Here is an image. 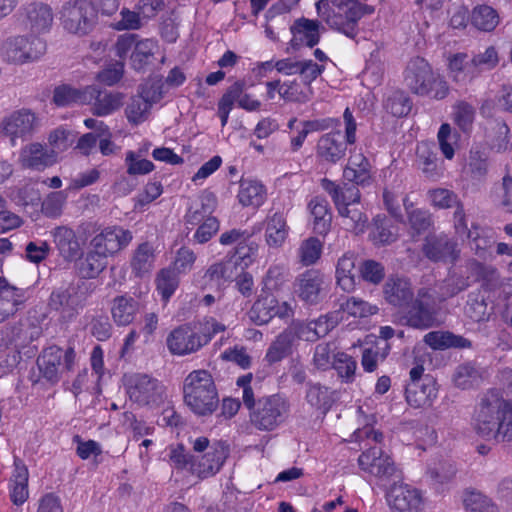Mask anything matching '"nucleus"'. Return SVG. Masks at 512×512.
I'll use <instances>...</instances> for the list:
<instances>
[{
    "label": "nucleus",
    "mask_w": 512,
    "mask_h": 512,
    "mask_svg": "<svg viewBox=\"0 0 512 512\" xmlns=\"http://www.w3.org/2000/svg\"><path fill=\"white\" fill-rule=\"evenodd\" d=\"M192 448L198 455H191L182 444L172 447L170 461L174 468L187 470L200 479L218 473L230 453L226 442L216 441L211 444L207 437H198L193 440Z\"/></svg>",
    "instance_id": "obj_1"
},
{
    "label": "nucleus",
    "mask_w": 512,
    "mask_h": 512,
    "mask_svg": "<svg viewBox=\"0 0 512 512\" xmlns=\"http://www.w3.org/2000/svg\"><path fill=\"white\" fill-rule=\"evenodd\" d=\"M318 16L329 26L350 39L359 34V20L374 12V8L357 0H319L316 2Z\"/></svg>",
    "instance_id": "obj_2"
},
{
    "label": "nucleus",
    "mask_w": 512,
    "mask_h": 512,
    "mask_svg": "<svg viewBox=\"0 0 512 512\" xmlns=\"http://www.w3.org/2000/svg\"><path fill=\"white\" fill-rule=\"evenodd\" d=\"M184 402L198 416L211 415L219 405L218 390L207 370H194L185 378Z\"/></svg>",
    "instance_id": "obj_3"
},
{
    "label": "nucleus",
    "mask_w": 512,
    "mask_h": 512,
    "mask_svg": "<svg viewBox=\"0 0 512 512\" xmlns=\"http://www.w3.org/2000/svg\"><path fill=\"white\" fill-rule=\"evenodd\" d=\"M404 83L414 94L444 99L449 93L447 82L436 75L429 63L421 57L409 61L404 71Z\"/></svg>",
    "instance_id": "obj_4"
},
{
    "label": "nucleus",
    "mask_w": 512,
    "mask_h": 512,
    "mask_svg": "<svg viewBox=\"0 0 512 512\" xmlns=\"http://www.w3.org/2000/svg\"><path fill=\"white\" fill-rule=\"evenodd\" d=\"M62 28L69 34L86 36L98 22L96 7L89 0H68L58 12Z\"/></svg>",
    "instance_id": "obj_5"
},
{
    "label": "nucleus",
    "mask_w": 512,
    "mask_h": 512,
    "mask_svg": "<svg viewBox=\"0 0 512 512\" xmlns=\"http://www.w3.org/2000/svg\"><path fill=\"white\" fill-rule=\"evenodd\" d=\"M507 407V400L497 390L488 391L481 399L474 415V430L487 439H497L503 410Z\"/></svg>",
    "instance_id": "obj_6"
},
{
    "label": "nucleus",
    "mask_w": 512,
    "mask_h": 512,
    "mask_svg": "<svg viewBox=\"0 0 512 512\" xmlns=\"http://www.w3.org/2000/svg\"><path fill=\"white\" fill-rule=\"evenodd\" d=\"M290 403L279 394L259 398L255 410L250 412V422L258 430L272 431L289 416Z\"/></svg>",
    "instance_id": "obj_7"
},
{
    "label": "nucleus",
    "mask_w": 512,
    "mask_h": 512,
    "mask_svg": "<svg viewBox=\"0 0 512 512\" xmlns=\"http://www.w3.org/2000/svg\"><path fill=\"white\" fill-rule=\"evenodd\" d=\"M165 386L147 374H134L126 380L129 399L139 406L156 407L165 401Z\"/></svg>",
    "instance_id": "obj_8"
},
{
    "label": "nucleus",
    "mask_w": 512,
    "mask_h": 512,
    "mask_svg": "<svg viewBox=\"0 0 512 512\" xmlns=\"http://www.w3.org/2000/svg\"><path fill=\"white\" fill-rule=\"evenodd\" d=\"M436 292L430 288H421L416 297L406 306L407 310L402 315L401 321L415 329H428L435 323Z\"/></svg>",
    "instance_id": "obj_9"
},
{
    "label": "nucleus",
    "mask_w": 512,
    "mask_h": 512,
    "mask_svg": "<svg viewBox=\"0 0 512 512\" xmlns=\"http://www.w3.org/2000/svg\"><path fill=\"white\" fill-rule=\"evenodd\" d=\"M358 464L361 470L374 476L381 485L386 486L391 481L395 483L401 479V472L393 459L379 447L364 451L358 458Z\"/></svg>",
    "instance_id": "obj_10"
},
{
    "label": "nucleus",
    "mask_w": 512,
    "mask_h": 512,
    "mask_svg": "<svg viewBox=\"0 0 512 512\" xmlns=\"http://www.w3.org/2000/svg\"><path fill=\"white\" fill-rule=\"evenodd\" d=\"M42 335V327L29 319L20 320L13 325L5 326L0 331V350L14 343L16 349L28 348L27 353L35 354L38 350L32 345Z\"/></svg>",
    "instance_id": "obj_11"
},
{
    "label": "nucleus",
    "mask_w": 512,
    "mask_h": 512,
    "mask_svg": "<svg viewBox=\"0 0 512 512\" xmlns=\"http://www.w3.org/2000/svg\"><path fill=\"white\" fill-rule=\"evenodd\" d=\"M75 351L69 347L63 351L60 347L53 345L46 348L37 359V365L43 378L51 384L60 380V374L72 370L75 362Z\"/></svg>",
    "instance_id": "obj_12"
},
{
    "label": "nucleus",
    "mask_w": 512,
    "mask_h": 512,
    "mask_svg": "<svg viewBox=\"0 0 512 512\" xmlns=\"http://www.w3.org/2000/svg\"><path fill=\"white\" fill-rule=\"evenodd\" d=\"M3 49L8 61L25 63L39 59L46 52V43L34 35L17 36L8 39L4 43Z\"/></svg>",
    "instance_id": "obj_13"
},
{
    "label": "nucleus",
    "mask_w": 512,
    "mask_h": 512,
    "mask_svg": "<svg viewBox=\"0 0 512 512\" xmlns=\"http://www.w3.org/2000/svg\"><path fill=\"white\" fill-rule=\"evenodd\" d=\"M38 125V118L32 111L20 109L2 119L0 133L15 145L17 139L25 140L30 137Z\"/></svg>",
    "instance_id": "obj_14"
},
{
    "label": "nucleus",
    "mask_w": 512,
    "mask_h": 512,
    "mask_svg": "<svg viewBox=\"0 0 512 512\" xmlns=\"http://www.w3.org/2000/svg\"><path fill=\"white\" fill-rule=\"evenodd\" d=\"M295 293L308 305H316L327 293L328 284L325 276L317 269H308L299 274L295 280Z\"/></svg>",
    "instance_id": "obj_15"
},
{
    "label": "nucleus",
    "mask_w": 512,
    "mask_h": 512,
    "mask_svg": "<svg viewBox=\"0 0 512 512\" xmlns=\"http://www.w3.org/2000/svg\"><path fill=\"white\" fill-rule=\"evenodd\" d=\"M85 302V293L80 285H69L67 288H59L51 293L49 307L57 311L65 321L74 318Z\"/></svg>",
    "instance_id": "obj_16"
},
{
    "label": "nucleus",
    "mask_w": 512,
    "mask_h": 512,
    "mask_svg": "<svg viewBox=\"0 0 512 512\" xmlns=\"http://www.w3.org/2000/svg\"><path fill=\"white\" fill-rule=\"evenodd\" d=\"M386 501L393 512H424L425 498L420 490L407 484H394L386 494Z\"/></svg>",
    "instance_id": "obj_17"
},
{
    "label": "nucleus",
    "mask_w": 512,
    "mask_h": 512,
    "mask_svg": "<svg viewBox=\"0 0 512 512\" xmlns=\"http://www.w3.org/2000/svg\"><path fill=\"white\" fill-rule=\"evenodd\" d=\"M83 99L84 105L90 106L94 116L104 117L114 113L123 105L124 94L90 85L85 87Z\"/></svg>",
    "instance_id": "obj_18"
},
{
    "label": "nucleus",
    "mask_w": 512,
    "mask_h": 512,
    "mask_svg": "<svg viewBox=\"0 0 512 512\" xmlns=\"http://www.w3.org/2000/svg\"><path fill=\"white\" fill-rule=\"evenodd\" d=\"M133 236L129 230L122 227H107L95 235L90 244L91 247L105 256L113 255L126 248Z\"/></svg>",
    "instance_id": "obj_19"
},
{
    "label": "nucleus",
    "mask_w": 512,
    "mask_h": 512,
    "mask_svg": "<svg viewBox=\"0 0 512 512\" xmlns=\"http://www.w3.org/2000/svg\"><path fill=\"white\" fill-rule=\"evenodd\" d=\"M58 154L47 145L30 143L21 149L19 162L23 168L43 171L57 163Z\"/></svg>",
    "instance_id": "obj_20"
},
{
    "label": "nucleus",
    "mask_w": 512,
    "mask_h": 512,
    "mask_svg": "<svg viewBox=\"0 0 512 512\" xmlns=\"http://www.w3.org/2000/svg\"><path fill=\"white\" fill-rule=\"evenodd\" d=\"M167 347L174 355L184 356L198 351L203 347L199 333L190 325H181L168 335Z\"/></svg>",
    "instance_id": "obj_21"
},
{
    "label": "nucleus",
    "mask_w": 512,
    "mask_h": 512,
    "mask_svg": "<svg viewBox=\"0 0 512 512\" xmlns=\"http://www.w3.org/2000/svg\"><path fill=\"white\" fill-rule=\"evenodd\" d=\"M423 254L433 262H455L459 257L457 243L446 235L429 236L422 248Z\"/></svg>",
    "instance_id": "obj_22"
},
{
    "label": "nucleus",
    "mask_w": 512,
    "mask_h": 512,
    "mask_svg": "<svg viewBox=\"0 0 512 512\" xmlns=\"http://www.w3.org/2000/svg\"><path fill=\"white\" fill-rule=\"evenodd\" d=\"M435 379L426 375L421 382H408L405 389V398L413 408L430 407L437 397Z\"/></svg>",
    "instance_id": "obj_23"
},
{
    "label": "nucleus",
    "mask_w": 512,
    "mask_h": 512,
    "mask_svg": "<svg viewBox=\"0 0 512 512\" xmlns=\"http://www.w3.org/2000/svg\"><path fill=\"white\" fill-rule=\"evenodd\" d=\"M26 291L0 276V323L14 316L26 301Z\"/></svg>",
    "instance_id": "obj_24"
},
{
    "label": "nucleus",
    "mask_w": 512,
    "mask_h": 512,
    "mask_svg": "<svg viewBox=\"0 0 512 512\" xmlns=\"http://www.w3.org/2000/svg\"><path fill=\"white\" fill-rule=\"evenodd\" d=\"M347 144L340 131H333L322 135L316 147L317 157L326 163L336 164L346 155Z\"/></svg>",
    "instance_id": "obj_25"
},
{
    "label": "nucleus",
    "mask_w": 512,
    "mask_h": 512,
    "mask_svg": "<svg viewBox=\"0 0 512 512\" xmlns=\"http://www.w3.org/2000/svg\"><path fill=\"white\" fill-rule=\"evenodd\" d=\"M385 300L395 307L404 308L413 301L414 291L409 279L404 277H389L384 284Z\"/></svg>",
    "instance_id": "obj_26"
},
{
    "label": "nucleus",
    "mask_w": 512,
    "mask_h": 512,
    "mask_svg": "<svg viewBox=\"0 0 512 512\" xmlns=\"http://www.w3.org/2000/svg\"><path fill=\"white\" fill-rule=\"evenodd\" d=\"M320 22L307 18H299L291 26L290 31L292 39L290 45L293 49L306 45L310 48L317 45L320 41Z\"/></svg>",
    "instance_id": "obj_27"
},
{
    "label": "nucleus",
    "mask_w": 512,
    "mask_h": 512,
    "mask_svg": "<svg viewBox=\"0 0 512 512\" xmlns=\"http://www.w3.org/2000/svg\"><path fill=\"white\" fill-rule=\"evenodd\" d=\"M53 242L66 261H74L81 254V245L75 231L68 226H57L51 230Z\"/></svg>",
    "instance_id": "obj_28"
},
{
    "label": "nucleus",
    "mask_w": 512,
    "mask_h": 512,
    "mask_svg": "<svg viewBox=\"0 0 512 512\" xmlns=\"http://www.w3.org/2000/svg\"><path fill=\"white\" fill-rule=\"evenodd\" d=\"M29 473L26 465L18 457L14 458V471L10 479V499L16 506L24 504L29 497Z\"/></svg>",
    "instance_id": "obj_29"
},
{
    "label": "nucleus",
    "mask_w": 512,
    "mask_h": 512,
    "mask_svg": "<svg viewBox=\"0 0 512 512\" xmlns=\"http://www.w3.org/2000/svg\"><path fill=\"white\" fill-rule=\"evenodd\" d=\"M449 77L459 85H467L479 76L472 59L464 53L453 55L449 59Z\"/></svg>",
    "instance_id": "obj_30"
},
{
    "label": "nucleus",
    "mask_w": 512,
    "mask_h": 512,
    "mask_svg": "<svg viewBox=\"0 0 512 512\" xmlns=\"http://www.w3.org/2000/svg\"><path fill=\"white\" fill-rule=\"evenodd\" d=\"M139 302L129 296H116L111 303V315L114 323L118 326H127L133 322L139 312Z\"/></svg>",
    "instance_id": "obj_31"
},
{
    "label": "nucleus",
    "mask_w": 512,
    "mask_h": 512,
    "mask_svg": "<svg viewBox=\"0 0 512 512\" xmlns=\"http://www.w3.org/2000/svg\"><path fill=\"white\" fill-rule=\"evenodd\" d=\"M356 259L353 252L343 254L336 264V283L345 292H352L356 287Z\"/></svg>",
    "instance_id": "obj_32"
},
{
    "label": "nucleus",
    "mask_w": 512,
    "mask_h": 512,
    "mask_svg": "<svg viewBox=\"0 0 512 512\" xmlns=\"http://www.w3.org/2000/svg\"><path fill=\"white\" fill-rule=\"evenodd\" d=\"M155 257L152 244L148 242L139 244L130 259V267L134 276L143 278L149 275L154 268Z\"/></svg>",
    "instance_id": "obj_33"
},
{
    "label": "nucleus",
    "mask_w": 512,
    "mask_h": 512,
    "mask_svg": "<svg viewBox=\"0 0 512 512\" xmlns=\"http://www.w3.org/2000/svg\"><path fill=\"white\" fill-rule=\"evenodd\" d=\"M237 198L243 207L258 208L266 199V189L257 180L241 179Z\"/></svg>",
    "instance_id": "obj_34"
},
{
    "label": "nucleus",
    "mask_w": 512,
    "mask_h": 512,
    "mask_svg": "<svg viewBox=\"0 0 512 512\" xmlns=\"http://www.w3.org/2000/svg\"><path fill=\"white\" fill-rule=\"evenodd\" d=\"M415 164L419 170L429 179H437L441 175L439 158L428 143H419L416 148Z\"/></svg>",
    "instance_id": "obj_35"
},
{
    "label": "nucleus",
    "mask_w": 512,
    "mask_h": 512,
    "mask_svg": "<svg viewBox=\"0 0 512 512\" xmlns=\"http://www.w3.org/2000/svg\"><path fill=\"white\" fill-rule=\"evenodd\" d=\"M343 175L346 180L356 185H368L371 179L369 161L361 153L352 155Z\"/></svg>",
    "instance_id": "obj_36"
},
{
    "label": "nucleus",
    "mask_w": 512,
    "mask_h": 512,
    "mask_svg": "<svg viewBox=\"0 0 512 512\" xmlns=\"http://www.w3.org/2000/svg\"><path fill=\"white\" fill-rule=\"evenodd\" d=\"M217 206V198L212 192H204L200 196V205L191 206L185 215L187 224L196 226L208 218H215L211 214Z\"/></svg>",
    "instance_id": "obj_37"
},
{
    "label": "nucleus",
    "mask_w": 512,
    "mask_h": 512,
    "mask_svg": "<svg viewBox=\"0 0 512 512\" xmlns=\"http://www.w3.org/2000/svg\"><path fill=\"white\" fill-rule=\"evenodd\" d=\"M236 270V261L217 262L209 266L204 274V279L206 283L220 288L234 280Z\"/></svg>",
    "instance_id": "obj_38"
},
{
    "label": "nucleus",
    "mask_w": 512,
    "mask_h": 512,
    "mask_svg": "<svg viewBox=\"0 0 512 512\" xmlns=\"http://www.w3.org/2000/svg\"><path fill=\"white\" fill-rule=\"evenodd\" d=\"M107 266V256L92 248L76 264L77 272L83 279L96 278Z\"/></svg>",
    "instance_id": "obj_39"
},
{
    "label": "nucleus",
    "mask_w": 512,
    "mask_h": 512,
    "mask_svg": "<svg viewBox=\"0 0 512 512\" xmlns=\"http://www.w3.org/2000/svg\"><path fill=\"white\" fill-rule=\"evenodd\" d=\"M464 171L470 179L484 181L489 172L488 154L479 147H473L469 152Z\"/></svg>",
    "instance_id": "obj_40"
},
{
    "label": "nucleus",
    "mask_w": 512,
    "mask_h": 512,
    "mask_svg": "<svg viewBox=\"0 0 512 512\" xmlns=\"http://www.w3.org/2000/svg\"><path fill=\"white\" fill-rule=\"evenodd\" d=\"M289 227L282 213L276 212L267 218L266 242L270 247H281L288 236Z\"/></svg>",
    "instance_id": "obj_41"
},
{
    "label": "nucleus",
    "mask_w": 512,
    "mask_h": 512,
    "mask_svg": "<svg viewBox=\"0 0 512 512\" xmlns=\"http://www.w3.org/2000/svg\"><path fill=\"white\" fill-rule=\"evenodd\" d=\"M277 303L278 300L273 295H261L248 312L250 320L256 325L267 324L277 314Z\"/></svg>",
    "instance_id": "obj_42"
},
{
    "label": "nucleus",
    "mask_w": 512,
    "mask_h": 512,
    "mask_svg": "<svg viewBox=\"0 0 512 512\" xmlns=\"http://www.w3.org/2000/svg\"><path fill=\"white\" fill-rule=\"evenodd\" d=\"M159 46L153 39H143L136 43L135 49L130 54L131 66L136 71H144L152 62Z\"/></svg>",
    "instance_id": "obj_43"
},
{
    "label": "nucleus",
    "mask_w": 512,
    "mask_h": 512,
    "mask_svg": "<svg viewBox=\"0 0 512 512\" xmlns=\"http://www.w3.org/2000/svg\"><path fill=\"white\" fill-rule=\"evenodd\" d=\"M484 372L475 364L468 362L456 367L453 374V382L460 389H470L480 385L484 378Z\"/></svg>",
    "instance_id": "obj_44"
},
{
    "label": "nucleus",
    "mask_w": 512,
    "mask_h": 512,
    "mask_svg": "<svg viewBox=\"0 0 512 512\" xmlns=\"http://www.w3.org/2000/svg\"><path fill=\"white\" fill-rule=\"evenodd\" d=\"M30 27L36 32L48 30L53 22V12L49 5L44 3H31L26 9Z\"/></svg>",
    "instance_id": "obj_45"
},
{
    "label": "nucleus",
    "mask_w": 512,
    "mask_h": 512,
    "mask_svg": "<svg viewBox=\"0 0 512 512\" xmlns=\"http://www.w3.org/2000/svg\"><path fill=\"white\" fill-rule=\"evenodd\" d=\"M424 342L433 349L470 348L471 342L451 332L432 331L424 336Z\"/></svg>",
    "instance_id": "obj_46"
},
{
    "label": "nucleus",
    "mask_w": 512,
    "mask_h": 512,
    "mask_svg": "<svg viewBox=\"0 0 512 512\" xmlns=\"http://www.w3.org/2000/svg\"><path fill=\"white\" fill-rule=\"evenodd\" d=\"M308 207L313 217L314 231L318 234L327 233L332 219L327 200L325 198L316 196L311 199Z\"/></svg>",
    "instance_id": "obj_47"
},
{
    "label": "nucleus",
    "mask_w": 512,
    "mask_h": 512,
    "mask_svg": "<svg viewBox=\"0 0 512 512\" xmlns=\"http://www.w3.org/2000/svg\"><path fill=\"white\" fill-rule=\"evenodd\" d=\"M295 341L291 332L286 328L269 346L265 359L269 364H274L292 353Z\"/></svg>",
    "instance_id": "obj_48"
},
{
    "label": "nucleus",
    "mask_w": 512,
    "mask_h": 512,
    "mask_svg": "<svg viewBox=\"0 0 512 512\" xmlns=\"http://www.w3.org/2000/svg\"><path fill=\"white\" fill-rule=\"evenodd\" d=\"M152 105L138 94L130 97L125 107V116L132 125H139L145 122L149 115Z\"/></svg>",
    "instance_id": "obj_49"
},
{
    "label": "nucleus",
    "mask_w": 512,
    "mask_h": 512,
    "mask_svg": "<svg viewBox=\"0 0 512 512\" xmlns=\"http://www.w3.org/2000/svg\"><path fill=\"white\" fill-rule=\"evenodd\" d=\"M471 22L479 30L492 31L499 23V16L492 7L479 5L472 11Z\"/></svg>",
    "instance_id": "obj_50"
},
{
    "label": "nucleus",
    "mask_w": 512,
    "mask_h": 512,
    "mask_svg": "<svg viewBox=\"0 0 512 512\" xmlns=\"http://www.w3.org/2000/svg\"><path fill=\"white\" fill-rule=\"evenodd\" d=\"M333 392L320 384H310L306 399L310 405L326 413L334 402Z\"/></svg>",
    "instance_id": "obj_51"
},
{
    "label": "nucleus",
    "mask_w": 512,
    "mask_h": 512,
    "mask_svg": "<svg viewBox=\"0 0 512 512\" xmlns=\"http://www.w3.org/2000/svg\"><path fill=\"white\" fill-rule=\"evenodd\" d=\"M337 210L347 230L353 231L356 234L364 231L368 219L359 208L342 205Z\"/></svg>",
    "instance_id": "obj_52"
},
{
    "label": "nucleus",
    "mask_w": 512,
    "mask_h": 512,
    "mask_svg": "<svg viewBox=\"0 0 512 512\" xmlns=\"http://www.w3.org/2000/svg\"><path fill=\"white\" fill-rule=\"evenodd\" d=\"M242 90H244V83L237 81L232 84L221 97L218 103V114L223 127L228 121L229 113L232 110L234 102H236V99L241 96Z\"/></svg>",
    "instance_id": "obj_53"
},
{
    "label": "nucleus",
    "mask_w": 512,
    "mask_h": 512,
    "mask_svg": "<svg viewBox=\"0 0 512 512\" xmlns=\"http://www.w3.org/2000/svg\"><path fill=\"white\" fill-rule=\"evenodd\" d=\"M384 107L387 112L395 117H404L409 114L412 108L410 98L403 91H394L385 101Z\"/></svg>",
    "instance_id": "obj_54"
},
{
    "label": "nucleus",
    "mask_w": 512,
    "mask_h": 512,
    "mask_svg": "<svg viewBox=\"0 0 512 512\" xmlns=\"http://www.w3.org/2000/svg\"><path fill=\"white\" fill-rule=\"evenodd\" d=\"M85 88L76 89L69 85H61L54 90L53 101L57 106L84 104Z\"/></svg>",
    "instance_id": "obj_55"
},
{
    "label": "nucleus",
    "mask_w": 512,
    "mask_h": 512,
    "mask_svg": "<svg viewBox=\"0 0 512 512\" xmlns=\"http://www.w3.org/2000/svg\"><path fill=\"white\" fill-rule=\"evenodd\" d=\"M340 309L353 317H368L378 312V307L357 297H350L340 305Z\"/></svg>",
    "instance_id": "obj_56"
},
{
    "label": "nucleus",
    "mask_w": 512,
    "mask_h": 512,
    "mask_svg": "<svg viewBox=\"0 0 512 512\" xmlns=\"http://www.w3.org/2000/svg\"><path fill=\"white\" fill-rule=\"evenodd\" d=\"M322 243L319 239L311 237L303 241L298 249V257L304 266L317 262L322 253Z\"/></svg>",
    "instance_id": "obj_57"
},
{
    "label": "nucleus",
    "mask_w": 512,
    "mask_h": 512,
    "mask_svg": "<svg viewBox=\"0 0 512 512\" xmlns=\"http://www.w3.org/2000/svg\"><path fill=\"white\" fill-rule=\"evenodd\" d=\"M179 274L171 268L162 269L156 278L157 290L162 295V298L168 300L175 292L179 284Z\"/></svg>",
    "instance_id": "obj_58"
},
{
    "label": "nucleus",
    "mask_w": 512,
    "mask_h": 512,
    "mask_svg": "<svg viewBox=\"0 0 512 512\" xmlns=\"http://www.w3.org/2000/svg\"><path fill=\"white\" fill-rule=\"evenodd\" d=\"M454 122L464 132L471 130L474 118L475 108L465 101H459L454 105Z\"/></svg>",
    "instance_id": "obj_59"
},
{
    "label": "nucleus",
    "mask_w": 512,
    "mask_h": 512,
    "mask_svg": "<svg viewBox=\"0 0 512 512\" xmlns=\"http://www.w3.org/2000/svg\"><path fill=\"white\" fill-rule=\"evenodd\" d=\"M439 147L446 159L451 160L455 154V145L458 141L457 132H453L449 124L444 123L440 126L437 134Z\"/></svg>",
    "instance_id": "obj_60"
},
{
    "label": "nucleus",
    "mask_w": 512,
    "mask_h": 512,
    "mask_svg": "<svg viewBox=\"0 0 512 512\" xmlns=\"http://www.w3.org/2000/svg\"><path fill=\"white\" fill-rule=\"evenodd\" d=\"M464 505L468 512H497L491 500L480 492H468L464 498Z\"/></svg>",
    "instance_id": "obj_61"
},
{
    "label": "nucleus",
    "mask_w": 512,
    "mask_h": 512,
    "mask_svg": "<svg viewBox=\"0 0 512 512\" xmlns=\"http://www.w3.org/2000/svg\"><path fill=\"white\" fill-rule=\"evenodd\" d=\"M359 272L362 279L371 284H379L385 277L384 266L375 260L367 259L359 265Z\"/></svg>",
    "instance_id": "obj_62"
},
{
    "label": "nucleus",
    "mask_w": 512,
    "mask_h": 512,
    "mask_svg": "<svg viewBox=\"0 0 512 512\" xmlns=\"http://www.w3.org/2000/svg\"><path fill=\"white\" fill-rule=\"evenodd\" d=\"M453 223L456 235L462 240H466L469 237H475L474 234H477V230L480 229L477 224H472L471 228L468 227L466 214L462 204H458L454 211Z\"/></svg>",
    "instance_id": "obj_63"
},
{
    "label": "nucleus",
    "mask_w": 512,
    "mask_h": 512,
    "mask_svg": "<svg viewBox=\"0 0 512 512\" xmlns=\"http://www.w3.org/2000/svg\"><path fill=\"white\" fill-rule=\"evenodd\" d=\"M333 368L341 378L347 382L353 380L357 368V362L354 358L344 352L334 355Z\"/></svg>",
    "instance_id": "obj_64"
}]
</instances>
